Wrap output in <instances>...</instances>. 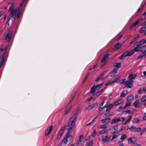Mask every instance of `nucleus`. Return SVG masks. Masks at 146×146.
I'll use <instances>...</instances> for the list:
<instances>
[{
  "label": "nucleus",
  "instance_id": "nucleus-31",
  "mask_svg": "<svg viewBox=\"0 0 146 146\" xmlns=\"http://www.w3.org/2000/svg\"><path fill=\"white\" fill-rule=\"evenodd\" d=\"M133 98V96L131 94L128 96L127 97V100L128 101H131Z\"/></svg>",
  "mask_w": 146,
  "mask_h": 146
},
{
  "label": "nucleus",
  "instance_id": "nucleus-37",
  "mask_svg": "<svg viewBox=\"0 0 146 146\" xmlns=\"http://www.w3.org/2000/svg\"><path fill=\"white\" fill-rule=\"evenodd\" d=\"M146 31V27H142L140 29L139 33H142L144 31Z\"/></svg>",
  "mask_w": 146,
  "mask_h": 146
},
{
  "label": "nucleus",
  "instance_id": "nucleus-34",
  "mask_svg": "<svg viewBox=\"0 0 146 146\" xmlns=\"http://www.w3.org/2000/svg\"><path fill=\"white\" fill-rule=\"evenodd\" d=\"M108 126V124H104L101 125L100 126V128L102 129H105L107 128Z\"/></svg>",
  "mask_w": 146,
  "mask_h": 146
},
{
  "label": "nucleus",
  "instance_id": "nucleus-50",
  "mask_svg": "<svg viewBox=\"0 0 146 146\" xmlns=\"http://www.w3.org/2000/svg\"><path fill=\"white\" fill-rule=\"evenodd\" d=\"M131 105V103L129 102H127L126 104H125V105L124 106H125V108H126V107L129 106Z\"/></svg>",
  "mask_w": 146,
  "mask_h": 146
},
{
  "label": "nucleus",
  "instance_id": "nucleus-10",
  "mask_svg": "<svg viewBox=\"0 0 146 146\" xmlns=\"http://www.w3.org/2000/svg\"><path fill=\"white\" fill-rule=\"evenodd\" d=\"M111 137L108 135L102 138V141L104 143L108 142L111 139Z\"/></svg>",
  "mask_w": 146,
  "mask_h": 146
},
{
  "label": "nucleus",
  "instance_id": "nucleus-2",
  "mask_svg": "<svg viewBox=\"0 0 146 146\" xmlns=\"http://www.w3.org/2000/svg\"><path fill=\"white\" fill-rule=\"evenodd\" d=\"M140 48L141 47L140 46H135L133 50H132L129 51H127L124 53L122 55L120 56L119 59H124L126 56H131L134 53V52H140Z\"/></svg>",
  "mask_w": 146,
  "mask_h": 146
},
{
  "label": "nucleus",
  "instance_id": "nucleus-59",
  "mask_svg": "<svg viewBox=\"0 0 146 146\" xmlns=\"http://www.w3.org/2000/svg\"><path fill=\"white\" fill-rule=\"evenodd\" d=\"M125 80L123 79L121 80L119 82L120 84H123Z\"/></svg>",
  "mask_w": 146,
  "mask_h": 146
},
{
  "label": "nucleus",
  "instance_id": "nucleus-25",
  "mask_svg": "<svg viewBox=\"0 0 146 146\" xmlns=\"http://www.w3.org/2000/svg\"><path fill=\"white\" fill-rule=\"evenodd\" d=\"M108 131V130L107 129H104L99 131V133L101 135L104 133H107Z\"/></svg>",
  "mask_w": 146,
  "mask_h": 146
},
{
  "label": "nucleus",
  "instance_id": "nucleus-15",
  "mask_svg": "<svg viewBox=\"0 0 146 146\" xmlns=\"http://www.w3.org/2000/svg\"><path fill=\"white\" fill-rule=\"evenodd\" d=\"M121 62L116 63V65L114 67L113 69L115 72H117V70L121 67Z\"/></svg>",
  "mask_w": 146,
  "mask_h": 146
},
{
  "label": "nucleus",
  "instance_id": "nucleus-46",
  "mask_svg": "<svg viewBox=\"0 0 146 146\" xmlns=\"http://www.w3.org/2000/svg\"><path fill=\"white\" fill-rule=\"evenodd\" d=\"M140 120L137 118H135L133 119V122L134 123H137L139 122L140 121Z\"/></svg>",
  "mask_w": 146,
  "mask_h": 146
},
{
  "label": "nucleus",
  "instance_id": "nucleus-48",
  "mask_svg": "<svg viewBox=\"0 0 146 146\" xmlns=\"http://www.w3.org/2000/svg\"><path fill=\"white\" fill-rule=\"evenodd\" d=\"M125 108L124 106H121L120 107H119V108H118V110H123Z\"/></svg>",
  "mask_w": 146,
  "mask_h": 146
},
{
  "label": "nucleus",
  "instance_id": "nucleus-36",
  "mask_svg": "<svg viewBox=\"0 0 146 146\" xmlns=\"http://www.w3.org/2000/svg\"><path fill=\"white\" fill-rule=\"evenodd\" d=\"M128 140L129 141L132 143H134L135 142V140L134 137H131Z\"/></svg>",
  "mask_w": 146,
  "mask_h": 146
},
{
  "label": "nucleus",
  "instance_id": "nucleus-47",
  "mask_svg": "<svg viewBox=\"0 0 146 146\" xmlns=\"http://www.w3.org/2000/svg\"><path fill=\"white\" fill-rule=\"evenodd\" d=\"M117 72H115V70H113V71L112 72V73L111 74V77H113L115 75V73H116Z\"/></svg>",
  "mask_w": 146,
  "mask_h": 146
},
{
  "label": "nucleus",
  "instance_id": "nucleus-39",
  "mask_svg": "<svg viewBox=\"0 0 146 146\" xmlns=\"http://www.w3.org/2000/svg\"><path fill=\"white\" fill-rule=\"evenodd\" d=\"M103 84V83H102L100 84H98L96 86L95 85V87L96 88V90H98L100 88V87L102 86Z\"/></svg>",
  "mask_w": 146,
  "mask_h": 146
},
{
  "label": "nucleus",
  "instance_id": "nucleus-16",
  "mask_svg": "<svg viewBox=\"0 0 146 146\" xmlns=\"http://www.w3.org/2000/svg\"><path fill=\"white\" fill-rule=\"evenodd\" d=\"M11 37V35L10 32L7 33L5 36V39L7 42H8L10 40Z\"/></svg>",
  "mask_w": 146,
  "mask_h": 146
},
{
  "label": "nucleus",
  "instance_id": "nucleus-11",
  "mask_svg": "<svg viewBox=\"0 0 146 146\" xmlns=\"http://www.w3.org/2000/svg\"><path fill=\"white\" fill-rule=\"evenodd\" d=\"M97 104V103H93L88 105L86 108V110H92Z\"/></svg>",
  "mask_w": 146,
  "mask_h": 146
},
{
  "label": "nucleus",
  "instance_id": "nucleus-41",
  "mask_svg": "<svg viewBox=\"0 0 146 146\" xmlns=\"http://www.w3.org/2000/svg\"><path fill=\"white\" fill-rule=\"evenodd\" d=\"M93 144V141H91L90 142L87 143L86 146H92Z\"/></svg>",
  "mask_w": 146,
  "mask_h": 146
},
{
  "label": "nucleus",
  "instance_id": "nucleus-58",
  "mask_svg": "<svg viewBox=\"0 0 146 146\" xmlns=\"http://www.w3.org/2000/svg\"><path fill=\"white\" fill-rule=\"evenodd\" d=\"M105 72H104L103 73H102L100 76H99L101 78H102L104 75L105 74Z\"/></svg>",
  "mask_w": 146,
  "mask_h": 146
},
{
  "label": "nucleus",
  "instance_id": "nucleus-21",
  "mask_svg": "<svg viewBox=\"0 0 146 146\" xmlns=\"http://www.w3.org/2000/svg\"><path fill=\"white\" fill-rule=\"evenodd\" d=\"M67 133L66 137L64 138V139L62 142V144H63L64 145H66L67 143L68 142V140L67 139L69 137H67Z\"/></svg>",
  "mask_w": 146,
  "mask_h": 146
},
{
  "label": "nucleus",
  "instance_id": "nucleus-52",
  "mask_svg": "<svg viewBox=\"0 0 146 146\" xmlns=\"http://www.w3.org/2000/svg\"><path fill=\"white\" fill-rule=\"evenodd\" d=\"M132 115L130 116H129V118L127 120V122L128 123L130 122V121L131 120V119L132 118Z\"/></svg>",
  "mask_w": 146,
  "mask_h": 146
},
{
  "label": "nucleus",
  "instance_id": "nucleus-26",
  "mask_svg": "<svg viewBox=\"0 0 146 146\" xmlns=\"http://www.w3.org/2000/svg\"><path fill=\"white\" fill-rule=\"evenodd\" d=\"M139 104V100H137L134 102L133 103V106L136 107L137 108L138 107Z\"/></svg>",
  "mask_w": 146,
  "mask_h": 146
},
{
  "label": "nucleus",
  "instance_id": "nucleus-24",
  "mask_svg": "<svg viewBox=\"0 0 146 146\" xmlns=\"http://www.w3.org/2000/svg\"><path fill=\"white\" fill-rule=\"evenodd\" d=\"M113 113L111 111H108L107 112H106L104 113L105 115L107 117L113 115Z\"/></svg>",
  "mask_w": 146,
  "mask_h": 146
},
{
  "label": "nucleus",
  "instance_id": "nucleus-62",
  "mask_svg": "<svg viewBox=\"0 0 146 146\" xmlns=\"http://www.w3.org/2000/svg\"><path fill=\"white\" fill-rule=\"evenodd\" d=\"M117 136L116 135H113L112 137V140H113L115 139V138H117Z\"/></svg>",
  "mask_w": 146,
  "mask_h": 146
},
{
  "label": "nucleus",
  "instance_id": "nucleus-61",
  "mask_svg": "<svg viewBox=\"0 0 146 146\" xmlns=\"http://www.w3.org/2000/svg\"><path fill=\"white\" fill-rule=\"evenodd\" d=\"M106 59H105L103 57L101 60V62L102 63H103V62H104L105 61H106Z\"/></svg>",
  "mask_w": 146,
  "mask_h": 146
},
{
  "label": "nucleus",
  "instance_id": "nucleus-56",
  "mask_svg": "<svg viewBox=\"0 0 146 146\" xmlns=\"http://www.w3.org/2000/svg\"><path fill=\"white\" fill-rule=\"evenodd\" d=\"M97 65V64L94 65L92 67H90V68L89 69V70H92L94 69Z\"/></svg>",
  "mask_w": 146,
  "mask_h": 146
},
{
  "label": "nucleus",
  "instance_id": "nucleus-17",
  "mask_svg": "<svg viewBox=\"0 0 146 146\" xmlns=\"http://www.w3.org/2000/svg\"><path fill=\"white\" fill-rule=\"evenodd\" d=\"M76 92L74 91L73 92L72 94L71 95V96L69 98V101L70 102L72 101L73 98H74L76 95Z\"/></svg>",
  "mask_w": 146,
  "mask_h": 146
},
{
  "label": "nucleus",
  "instance_id": "nucleus-64",
  "mask_svg": "<svg viewBox=\"0 0 146 146\" xmlns=\"http://www.w3.org/2000/svg\"><path fill=\"white\" fill-rule=\"evenodd\" d=\"M106 62V61H105L104 62H103V64H102V65L101 66V68H102L105 65Z\"/></svg>",
  "mask_w": 146,
  "mask_h": 146
},
{
  "label": "nucleus",
  "instance_id": "nucleus-23",
  "mask_svg": "<svg viewBox=\"0 0 146 146\" xmlns=\"http://www.w3.org/2000/svg\"><path fill=\"white\" fill-rule=\"evenodd\" d=\"M121 45L119 43H117L114 46V49L115 50H117L121 47Z\"/></svg>",
  "mask_w": 146,
  "mask_h": 146
},
{
  "label": "nucleus",
  "instance_id": "nucleus-27",
  "mask_svg": "<svg viewBox=\"0 0 146 146\" xmlns=\"http://www.w3.org/2000/svg\"><path fill=\"white\" fill-rule=\"evenodd\" d=\"M76 116L74 114L71 118L70 120V121L73 122V123L74 122L76 123Z\"/></svg>",
  "mask_w": 146,
  "mask_h": 146
},
{
  "label": "nucleus",
  "instance_id": "nucleus-7",
  "mask_svg": "<svg viewBox=\"0 0 146 146\" xmlns=\"http://www.w3.org/2000/svg\"><path fill=\"white\" fill-rule=\"evenodd\" d=\"M65 127L63 126L58 132L57 135V139H60L62 136L63 131L65 129Z\"/></svg>",
  "mask_w": 146,
  "mask_h": 146
},
{
  "label": "nucleus",
  "instance_id": "nucleus-49",
  "mask_svg": "<svg viewBox=\"0 0 146 146\" xmlns=\"http://www.w3.org/2000/svg\"><path fill=\"white\" fill-rule=\"evenodd\" d=\"M109 55V53H107L105 54L103 56V57L105 59H106L108 55Z\"/></svg>",
  "mask_w": 146,
  "mask_h": 146
},
{
  "label": "nucleus",
  "instance_id": "nucleus-20",
  "mask_svg": "<svg viewBox=\"0 0 146 146\" xmlns=\"http://www.w3.org/2000/svg\"><path fill=\"white\" fill-rule=\"evenodd\" d=\"M123 102V101L121 99L118 100L114 102V104L113 105H114V106L119 105L121 104Z\"/></svg>",
  "mask_w": 146,
  "mask_h": 146
},
{
  "label": "nucleus",
  "instance_id": "nucleus-54",
  "mask_svg": "<svg viewBox=\"0 0 146 146\" xmlns=\"http://www.w3.org/2000/svg\"><path fill=\"white\" fill-rule=\"evenodd\" d=\"M141 41L142 44L145 43H146V40L145 39H142L141 40Z\"/></svg>",
  "mask_w": 146,
  "mask_h": 146
},
{
  "label": "nucleus",
  "instance_id": "nucleus-4",
  "mask_svg": "<svg viewBox=\"0 0 146 146\" xmlns=\"http://www.w3.org/2000/svg\"><path fill=\"white\" fill-rule=\"evenodd\" d=\"M75 125V123L74 122L69 121L68 124L67 126V129L68 130L67 131V137H71V134L72 131Z\"/></svg>",
  "mask_w": 146,
  "mask_h": 146
},
{
  "label": "nucleus",
  "instance_id": "nucleus-45",
  "mask_svg": "<svg viewBox=\"0 0 146 146\" xmlns=\"http://www.w3.org/2000/svg\"><path fill=\"white\" fill-rule=\"evenodd\" d=\"M76 146H82V142L77 141L76 143Z\"/></svg>",
  "mask_w": 146,
  "mask_h": 146
},
{
  "label": "nucleus",
  "instance_id": "nucleus-12",
  "mask_svg": "<svg viewBox=\"0 0 146 146\" xmlns=\"http://www.w3.org/2000/svg\"><path fill=\"white\" fill-rule=\"evenodd\" d=\"M129 129L131 131L134 130L135 131L138 132L141 130V128H137L135 127L132 125L129 128Z\"/></svg>",
  "mask_w": 146,
  "mask_h": 146
},
{
  "label": "nucleus",
  "instance_id": "nucleus-43",
  "mask_svg": "<svg viewBox=\"0 0 146 146\" xmlns=\"http://www.w3.org/2000/svg\"><path fill=\"white\" fill-rule=\"evenodd\" d=\"M131 113V110H128L124 111L123 113L124 114H127V113L130 114Z\"/></svg>",
  "mask_w": 146,
  "mask_h": 146
},
{
  "label": "nucleus",
  "instance_id": "nucleus-28",
  "mask_svg": "<svg viewBox=\"0 0 146 146\" xmlns=\"http://www.w3.org/2000/svg\"><path fill=\"white\" fill-rule=\"evenodd\" d=\"M101 94V91H99L97 92L96 94L93 95V97H95V99H96Z\"/></svg>",
  "mask_w": 146,
  "mask_h": 146
},
{
  "label": "nucleus",
  "instance_id": "nucleus-29",
  "mask_svg": "<svg viewBox=\"0 0 146 146\" xmlns=\"http://www.w3.org/2000/svg\"><path fill=\"white\" fill-rule=\"evenodd\" d=\"M140 52H146V46H143L142 47H141L140 49Z\"/></svg>",
  "mask_w": 146,
  "mask_h": 146
},
{
  "label": "nucleus",
  "instance_id": "nucleus-3",
  "mask_svg": "<svg viewBox=\"0 0 146 146\" xmlns=\"http://www.w3.org/2000/svg\"><path fill=\"white\" fill-rule=\"evenodd\" d=\"M7 48V46H3L0 48V53L3 54L2 55L0 56V68L5 63V59L6 57L5 54Z\"/></svg>",
  "mask_w": 146,
  "mask_h": 146
},
{
  "label": "nucleus",
  "instance_id": "nucleus-1",
  "mask_svg": "<svg viewBox=\"0 0 146 146\" xmlns=\"http://www.w3.org/2000/svg\"><path fill=\"white\" fill-rule=\"evenodd\" d=\"M15 5V3L12 4L10 6L9 10V11L10 12V17L14 19L19 18L21 13V11L19 10L21 7H19V8L14 9Z\"/></svg>",
  "mask_w": 146,
  "mask_h": 146
},
{
  "label": "nucleus",
  "instance_id": "nucleus-44",
  "mask_svg": "<svg viewBox=\"0 0 146 146\" xmlns=\"http://www.w3.org/2000/svg\"><path fill=\"white\" fill-rule=\"evenodd\" d=\"M141 101L142 102H145L146 101V96H143L141 99Z\"/></svg>",
  "mask_w": 146,
  "mask_h": 146
},
{
  "label": "nucleus",
  "instance_id": "nucleus-13",
  "mask_svg": "<svg viewBox=\"0 0 146 146\" xmlns=\"http://www.w3.org/2000/svg\"><path fill=\"white\" fill-rule=\"evenodd\" d=\"M111 119L110 117H107L101 120V122L102 123H108Z\"/></svg>",
  "mask_w": 146,
  "mask_h": 146
},
{
  "label": "nucleus",
  "instance_id": "nucleus-42",
  "mask_svg": "<svg viewBox=\"0 0 146 146\" xmlns=\"http://www.w3.org/2000/svg\"><path fill=\"white\" fill-rule=\"evenodd\" d=\"M144 56V53L142 52L138 56L137 59V60L139 59Z\"/></svg>",
  "mask_w": 146,
  "mask_h": 146
},
{
  "label": "nucleus",
  "instance_id": "nucleus-53",
  "mask_svg": "<svg viewBox=\"0 0 146 146\" xmlns=\"http://www.w3.org/2000/svg\"><path fill=\"white\" fill-rule=\"evenodd\" d=\"M119 78H116L113 81H111V83L112 84H113L114 83L116 82L119 80Z\"/></svg>",
  "mask_w": 146,
  "mask_h": 146
},
{
  "label": "nucleus",
  "instance_id": "nucleus-8",
  "mask_svg": "<svg viewBox=\"0 0 146 146\" xmlns=\"http://www.w3.org/2000/svg\"><path fill=\"white\" fill-rule=\"evenodd\" d=\"M142 19L141 18L137 20L135 22L131 24L130 28H132L133 27L135 26L136 25L140 23L142 21Z\"/></svg>",
  "mask_w": 146,
  "mask_h": 146
},
{
  "label": "nucleus",
  "instance_id": "nucleus-30",
  "mask_svg": "<svg viewBox=\"0 0 146 146\" xmlns=\"http://www.w3.org/2000/svg\"><path fill=\"white\" fill-rule=\"evenodd\" d=\"M95 87V85H94L93 86L91 89L90 93L91 94L93 93L94 92H95L96 90V89Z\"/></svg>",
  "mask_w": 146,
  "mask_h": 146
},
{
  "label": "nucleus",
  "instance_id": "nucleus-57",
  "mask_svg": "<svg viewBox=\"0 0 146 146\" xmlns=\"http://www.w3.org/2000/svg\"><path fill=\"white\" fill-rule=\"evenodd\" d=\"M138 92L139 94H141L143 93V90L140 88Z\"/></svg>",
  "mask_w": 146,
  "mask_h": 146
},
{
  "label": "nucleus",
  "instance_id": "nucleus-22",
  "mask_svg": "<svg viewBox=\"0 0 146 146\" xmlns=\"http://www.w3.org/2000/svg\"><path fill=\"white\" fill-rule=\"evenodd\" d=\"M106 106H104L103 108H102L100 106L98 108V113L100 115H102L103 114V113L102 111L103 110V108H104Z\"/></svg>",
  "mask_w": 146,
  "mask_h": 146
},
{
  "label": "nucleus",
  "instance_id": "nucleus-19",
  "mask_svg": "<svg viewBox=\"0 0 146 146\" xmlns=\"http://www.w3.org/2000/svg\"><path fill=\"white\" fill-rule=\"evenodd\" d=\"M128 93V90H126L125 91V90H123L122 93H121L120 97H125L126 96V95Z\"/></svg>",
  "mask_w": 146,
  "mask_h": 146
},
{
  "label": "nucleus",
  "instance_id": "nucleus-51",
  "mask_svg": "<svg viewBox=\"0 0 146 146\" xmlns=\"http://www.w3.org/2000/svg\"><path fill=\"white\" fill-rule=\"evenodd\" d=\"M96 130L95 129H94V131L93 132V133L92 134V136L93 137H94L96 135Z\"/></svg>",
  "mask_w": 146,
  "mask_h": 146
},
{
  "label": "nucleus",
  "instance_id": "nucleus-63",
  "mask_svg": "<svg viewBox=\"0 0 146 146\" xmlns=\"http://www.w3.org/2000/svg\"><path fill=\"white\" fill-rule=\"evenodd\" d=\"M139 36H136V37H135L134 38L132 41V42H133L135 41L137 39V38Z\"/></svg>",
  "mask_w": 146,
  "mask_h": 146
},
{
  "label": "nucleus",
  "instance_id": "nucleus-35",
  "mask_svg": "<svg viewBox=\"0 0 146 146\" xmlns=\"http://www.w3.org/2000/svg\"><path fill=\"white\" fill-rule=\"evenodd\" d=\"M84 139V136L83 135H82L79 136V139L77 141L82 142Z\"/></svg>",
  "mask_w": 146,
  "mask_h": 146
},
{
  "label": "nucleus",
  "instance_id": "nucleus-33",
  "mask_svg": "<svg viewBox=\"0 0 146 146\" xmlns=\"http://www.w3.org/2000/svg\"><path fill=\"white\" fill-rule=\"evenodd\" d=\"M118 127L117 125H116L113 128V131L111 133H115L118 131Z\"/></svg>",
  "mask_w": 146,
  "mask_h": 146
},
{
  "label": "nucleus",
  "instance_id": "nucleus-5",
  "mask_svg": "<svg viewBox=\"0 0 146 146\" xmlns=\"http://www.w3.org/2000/svg\"><path fill=\"white\" fill-rule=\"evenodd\" d=\"M125 119V118L123 117H120L119 118H116L112 119L111 123V124L116 123L119 121H123Z\"/></svg>",
  "mask_w": 146,
  "mask_h": 146
},
{
  "label": "nucleus",
  "instance_id": "nucleus-38",
  "mask_svg": "<svg viewBox=\"0 0 146 146\" xmlns=\"http://www.w3.org/2000/svg\"><path fill=\"white\" fill-rule=\"evenodd\" d=\"M142 44L141 43V41L140 42H135V43L134 46H140V45H142Z\"/></svg>",
  "mask_w": 146,
  "mask_h": 146
},
{
  "label": "nucleus",
  "instance_id": "nucleus-6",
  "mask_svg": "<svg viewBox=\"0 0 146 146\" xmlns=\"http://www.w3.org/2000/svg\"><path fill=\"white\" fill-rule=\"evenodd\" d=\"M133 82V80H129L125 82L124 84V86L125 87L127 86V88H132L133 85L132 83Z\"/></svg>",
  "mask_w": 146,
  "mask_h": 146
},
{
  "label": "nucleus",
  "instance_id": "nucleus-40",
  "mask_svg": "<svg viewBox=\"0 0 146 146\" xmlns=\"http://www.w3.org/2000/svg\"><path fill=\"white\" fill-rule=\"evenodd\" d=\"M126 137L127 136L126 135L123 134L121 136L120 139L122 140L121 141H122L123 140L126 138Z\"/></svg>",
  "mask_w": 146,
  "mask_h": 146
},
{
  "label": "nucleus",
  "instance_id": "nucleus-14",
  "mask_svg": "<svg viewBox=\"0 0 146 146\" xmlns=\"http://www.w3.org/2000/svg\"><path fill=\"white\" fill-rule=\"evenodd\" d=\"M53 128L52 125L48 127L46 129V136L49 135Z\"/></svg>",
  "mask_w": 146,
  "mask_h": 146
},
{
  "label": "nucleus",
  "instance_id": "nucleus-32",
  "mask_svg": "<svg viewBox=\"0 0 146 146\" xmlns=\"http://www.w3.org/2000/svg\"><path fill=\"white\" fill-rule=\"evenodd\" d=\"M136 76V75L131 74L129 75L128 76V78L129 80H132V79L134 78Z\"/></svg>",
  "mask_w": 146,
  "mask_h": 146
},
{
  "label": "nucleus",
  "instance_id": "nucleus-18",
  "mask_svg": "<svg viewBox=\"0 0 146 146\" xmlns=\"http://www.w3.org/2000/svg\"><path fill=\"white\" fill-rule=\"evenodd\" d=\"M114 106V105L112 104H109L107 107L106 110V112H108Z\"/></svg>",
  "mask_w": 146,
  "mask_h": 146
},
{
  "label": "nucleus",
  "instance_id": "nucleus-9",
  "mask_svg": "<svg viewBox=\"0 0 146 146\" xmlns=\"http://www.w3.org/2000/svg\"><path fill=\"white\" fill-rule=\"evenodd\" d=\"M142 19L141 18L137 20L135 22L131 24L130 28H132L133 27L135 26L136 25L140 23L142 21Z\"/></svg>",
  "mask_w": 146,
  "mask_h": 146
},
{
  "label": "nucleus",
  "instance_id": "nucleus-60",
  "mask_svg": "<svg viewBox=\"0 0 146 146\" xmlns=\"http://www.w3.org/2000/svg\"><path fill=\"white\" fill-rule=\"evenodd\" d=\"M26 1V0H23L20 5V7H21L23 5L24 3Z\"/></svg>",
  "mask_w": 146,
  "mask_h": 146
},
{
  "label": "nucleus",
  "instance_id": "nucleus-55",
  "mask_svg": "<svg viewBox=\"0 0 146 146\" xmlns=\"http://www.w3.org/2000/svg\"><path fill=\"white\" fill-rule=\"evenodd\" d=\"M112 84L111 83V81H109L107 82L105 84L106 86H107L108 84L111 85Z\"/></svg>",
  "mask_w": 146,
  "mask_h": 146
}]
</instances>
